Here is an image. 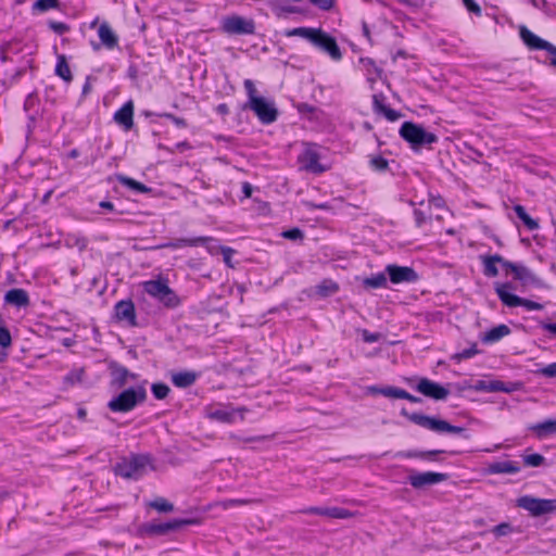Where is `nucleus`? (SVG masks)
<instances>
[{"instance_id":"obj_51","label":"nucleus","mask_w":556,"mask_h":556,"mask_svg":"<svg viewBox=\"0 0 556 556\" xmlns=\"http://www.w3.org/2000/svg\"><path fill=\"white\" fill-rule=\"evenodd\" d=\"M538 374L545 376V377H556V363L549 364L540 370L536 371Z\"/></svg>"},{"instance_id":"obj_29","label":"nucleus","mask_w":556,"mask_h":556,"mask_svg":"<svg viewBox=\"0 0 556 556\" xmlns=\"http://www.w3.org/2000/svg\"><path fill=\"white\" fill-rule=\"evenodd\" d=\"M488 471L490 473H516L519 471V467L513 462H498L491 464Z\"/></svg>"},{"instance_id":"obj_35","label":"nucleus","mask_w":556,"mask_h":556,"mask_svg":"<svg viewBox=\"0 0 556 556\" xmlns=\"http://www.w3.org/2000/svg\"><path fill=\"white\" fill-rule=\"evenodd\" d=\"M514 211L530 230H535L539 228V223L528 215L523 206L516 205Z\"/></svg>"},{"instance_id":"obj_45","label":"nucleus","mask_w":556,"mask_h":556,"mask_svg":"<svg viewBox=\"0 0 556 556\" xmlns=\"http://www.w3.org/2000/svg\"><path fill=\"white\" fill-rule=\"evenodd\" d=\"M11 334L9 330L2 325V320L0 319V345L5 349L11 345Z\"/></svg>"},{"instance_id":"obj_21","label":"nucleus","mask_w":556,"mask_h":556,"mask_svg":"<svg viewBox=\"0 0 556 556\" xmlns=\"http://www.w3.org/2000/svg\"><path fill=\"white\" fill-rule=\"evenodd\" d=\"M134 104L131 101H128L119 109L115 115L114 119L117 124L122 125L126 130H129L134 125Z\"/></svg>"},{"instance_id":"obj_22","label":"nucleus","mask_w":556,"mask_h":556,"mask_svg":"<svg viewBox=\"0 0 556 556\" xmlns=\"http://www.w3.org/2000/svg\"><path fill=\"white\" fill-rule=\"evenodd\" d=\"M112 375V384L116 388H122L126 384L128 378L135 379L136 376L129 372L125 367L117 364L110 366Z\"/></svg>"},{"instance_id":"obj_5","label":"nucleus","mask_w":556,"mask_h":556,"mask_svg":"<svg viewBox=\"0 0 556 556\" xmlns=\"http://www.w3.org/2000/svg\"><path fill=\"white\" fill-rule=\"evenodd\" d=\"M143 288L147 293L167 307H176L180 302L175 292L162 280L146 281Z\"/></svg>"},{"instance_id":"obj_41","label":"nucleus","mask_w":556,"mask_h":556,"mask_svg":"<svg viewBox=\"0 0 556 556\" xmlns=\"http://www.w3.org/2000/svg\"><path fill=\"white\" fill-rule=\"evenodd\" d=\"M254 503L253 500L248 498H233V500H227L219 503V506L224 509H229L236 506H245Z\"/></svg>"},{"instance_id":"obj_47","label":"nucleus","mask_w":556,"mask_h":556,"mask_svg":"<svg viewBox=\"0 0 556 556\" xmlns=\"http://www.w3.org/2000/svg\"><path fill=\"white\" fill-rule=\"evenodd\" d=\"M58 5V0H37L34 4L35 9L46 11Z\"/></svg>"},{"instance_id":"obj_4","label":"nucleus","mask_w":556,"mask_h":556,"mask_svg":"<svg viewBox=\"0 0 556 556\" xmlns=\"http://www.w3.org/2000/svg\"><path fill=\"white\" fill-rule=\"evenodd\" d=\"M403 415L407 416L410 421L414 424L429 429L434 432H450V433H462L464 428L452 426L447 421L439 418H434L431 416L422 415V414H407L405 410L402 412Z\"/></svg>"},{"instance_id":"obj_60","label":"nucleus","mask_w":556,"mask_h":556,"mask_svg":"<svg viewBox=\"0 0 556 556\" xmlns=\"http://www.w3.org/2000/svg\"><path fill=\"white\" fill-rule=\"evenodd\" d=\"M307 33V28L306 27H299V28H293L291 30H288L287 31V36L291 37V36H299V37H304V34Z\"/></svg>"},{"instance_id":"obj_50","label":"nucleus","mask_w":556,"mask_h":556,"mask_svg":"<svg viewBox=\"0 0 556 556\" xmlns=\"http://www.w3.org/2000/svg\"><path fill=\"white\" fill-rule=\"evenodd\" d=\"M321 29L317 28H307V33L304 34L305 39L309 40L312 43L316 45L317 40L320 39Z\"/></svg>"},{"instance_id":"obj_58","label":"nucleus","mask_w":556,"mask_h":556,"mask_svg":"<svg viewBox=\"0 0 556 556\" xmlns=\"http://www.w3.org/2000/svg\"><path fill=\"white\" fill-rule=\"evenodd\" d=\"M441 453H443V451H440V450L426 451V452L418 453V457L424 458V459H433V456L441 454Z\"/></svg>"},{"instance_id":"obj_30","label":"nucleus","mask_w":556,"mask_h":556,"mask_svg":"<svg viewBox=\"0 0 556 556\" xmlns=\"http://www.w3.org/2000/svg\"><path fill=\"white\" fill-rule=\"evenodd\" d=\"M448 214L447 208L444 207L443 200L441 198H433L430 200V214L429 217L437 219H443Z\"/></svg>"},{"instance_id":"obj_59","label":"nucleus","mask_w":556,"mask_h":556,"mask_svg":"<svg viewBox=\"0 0 556 556\" xmlns=\"http://www.w3.org/2000/svg\"><path fill=\"white\" fill-rule=\"evenodd\" d=\"M374 106L377 112L384 113L387 106L382 103L379 96H374Z\"/></svg>"},{"instance_id":"obj_2","label":"nucleus","mask_w":556,"mask_h":556,"mask_svg":"<svg viewBox=\"0 0 556 556\" xmlns=\"http://www.w3.org/2000/svg\"><path fill=\"white\" fill-rule=\"evenodd\" d=\"M155 468L148 455H135L124 459L115 467V473L125 479H138Z\"/></svg>"},{"instance_id":"obj_20","label":"nucleus","mask_w":556,"mask_h":556,"mask_svg":"<svg viewBox=\"0 0 556 556\" xmlns=\"http://www.w3.org/2000/svg\"><path fill=\"white\" fill-rule=\"evenodd\" d=\"M510 289L511 287L509 283H496L495 286L496 294L505 305L509 307L519 306L521 303V298L513 294Z\"/></svg>"},{"instance_id":"obj_55","label":"nucleus","mask_w":556,"mask_h":556,"mask_svg":"<svg viewBox=\"0 0 556 556\" xmlns=\"http://www.w3.org/2000/svg\"><path fill=\"white\" fill-rule=\"evenodd\" d=\"M521 306H525L526 308L530 309V311H533V309H542L543 308V305L538 303V302H533L531 300H527V299H522L521 298V303H520Z\"/></svg>"},{"instance_id":"obj_57","label":"nucleus","mask_w":556,"mask_h":556,"mask_svg":"<svg viewBox=\"0 0 556 556\" xmlns=\"http://www.w3.org/2000/svg\"><path fill=\"white\" fill-rule=\"evenodd\" d=\"M50 27L58 34H63L68 30L67 25L60 22H51Z\"/></svg>"},{"instance_id":"obj_31","label":"nucleus","mask_w":556,"mask_h":556,"mask_svg":"<svg viewBox=\"0 0 556 556\" xmlns=\"http://www.w3.org/2000/svg\"><path fill=\"white\" fill-rule=\"evenodd\" d=\"M539 438L556 433V420H546L530 428Z\"/></svg>"},{"instance_id":"obj_18","label":"nucleus","mask_w":556,"mask_h":556,"mask_svg":"<svg viewBox=\"0 0 556 556\" xmlns=\"http://www.w3.org/2000/svg\"><path fill=\"white\" fill-rule=\"evenodd\" d=\"M315 46L327 52L333 60L342 58L336 39L324 31H321L320 39L317 40Z\"/></svg>"},{"instance_id":"obj_26","label":"nucleus","mask_w":556,"mask_h":556,"mask_svg":"<svg viewBox=\"0 0 556 556\" xmlns=\"http://www.w3.org/2000/svg\"><path fill=\"white\" fill-rule=\"evenodd\" d=\"M482 263L484 265V274L489 277H495L498 274L496 264L500 263L504 266V263H508L500 255L482 256Z\"/></svg>"},{"instance_id":"obj_37","label":"nucleus","mask_w":556,"mask_h":556,"mask_svg":"<svg viewBox=\"0 0 556 556\" xmlns=\"http://www.w3.org/2000/svg\"><path fill=\"white\" fill-rule=\"evenodd\" d=\"M117 180L123 184L124 186H127L134 190H137L139 192H142V193H147V192H150V188H148L146 185L132 179V178H129V177H126V176H123V175H118L117 176Z\"/></svg>"},{"instance_id":"obj_43","label":"nucleus","mask_w":556,"mask_h":556,"mask_svg":"<svg viewBox=\"0 0 556 556\" xmlns=\"http://www.w3.org/2000/svg\"><path fill=\"white\" fill-rule=\"evenodd\" d=\"M218 250L223 254V258H224L225 264L228 267L233 268L235 265L232 263V256L236 254V251L233 249L229 248V247H219Z\"/></svg>"},{"instance_id":"obj_10","label":"nucleus","mask_w":556,"mask_h":556,"mask_svg":"<svg viewBox=\"0 0 556 556\" xmlns=\"http://www.w3.org/2000/svg\"><path fill=\"white\" fill-rule=\"evenodd\" d=\"M521 388L520 382H508L505 383L501 380H478L471 389L475 391L485 392H505L511 393Z\"/></svg>"},{"instance_id":"obj_6","label":"nucleus","mask_w":556,"mask_h":556,"mask_svg":"<svg viewBox=\"0 0 556 556\" xmlns=\"http://www.w3.org/2000/svg\"><path fill=\"white\" fill-rule=\"evenodd\" d=\"M400 134L414 147L431 144L438 140L434 134L426 131L421 126L412 122H405L400 129Z\"/></svg>"},{"instance_id":"obj_11","label":"nucleus","mask_w":556,"mask_h":556,"mask_svg":"<svg viewBox=\"0 0 556 556\" xmlns=\"http://www.w3.org/2000/svg\"><path fill=\"white\" fill-rule=\"evenodd\" d=\"M254 23L241 16H230L224 20L223 29L228 34H253Z\"/></svg>"},{"instance_id":"obj_24","label":"nucleus","mask_w":556,"mask_h":556,"mask_svg":"<svg viewBox=\"0 0 556 556\" xmlns=\"http://www.w3.org/2000/svg\"><path fill=\"white\" fill-rule=\"evenodd\" d=\"M5 302L22 307L27 306L29 304V298L25 290L23 289H12L5 293L4 296Z\"/></svg>"},{"instance_id":"obj_34","label":"nucleus","mask_w":556,"mask_h":556,"mask_svg":"<svg viewBox=\"0 0 556 556\" xmlns=\"http://www.w3.org/2000/svg\"><path fill=\"white\" fill-rule=\"evenodd\" d=\"M148 506L157 510L159 513H172L174 505L164 497H156L148 503Z\"/></svg>"},{"instance_id":"obj_36","label":"nucleus","mask_w":556,"mask_h":556,"mask_svg":"<svg viewBox=\"0 0 556 556\" xmlns=\"http://www.w3.org/2000/svg\"><path fill=\"white\" fill-rule=\"evenodd\" d=\"M117 180L123 184L124 186H127L134 190H137L139 192H142V193H147V192H150V188H148L146 185L132 179V178H129V177H126V176H123V175H118L117 176Z\"/></svg>"},{"instance_id":"obj_25","label":"nucleus","mask_w":556,"mask_h":556,"mask_svg":"<svg viewBox=\"0 0 556 556\" xmlns=\"http://www.w3.org/2000/svg\"><path fill=\"white\" fill-rule=\"evenodd\" d=\"M210 241H212V238H210V237H198V238H193V239L180 238V239H176L174 241H170L168 243L162 244L159 248L178 249V248L187 247V245L188 247H195V245L203 244V243H206V242H210Z\"/></svg>"},{"instance_id":"obj_44","label":"nucleus","mask_w":556,"mask_h":556,"mask_svg":"<svg viewBox=\"0 0 556 556\" xmlns=\"http://www.w3.org/2000/svg\"><path fill=\"white\" fill-rule=\"evenodd\" d=\"M152 392L159 400H163L168 395L169 388L164 383H154L152 386Z\"/></svg>"},{"instance_id":"obj_46","label":"nucleus","mask_w":556,"mask_h":556,"mask_svg":"<svg viewBox=\"0 0 556 556\" xmlns=\"http://www.w3.org/2000/svg\"><path fill=\"white\" fill-rule=\"evenodd\" d=\"M525 464L531 467H539L543 464L544 457L540 454H531L525 457Z\"/></svg>"},{"instance_id":"obj_40","label":"nucleus","mask_w":556,"mask_h":556,"mask_svg":"<svg viewBox=\"0 0 556 556\" xmlns=\"http://www.w3.org/2000/svg\"><path fill=\"white\" fill-rule=\"evenodd\" d=\"M515 531L514 527L509 522H503L497 526H495L491 532L494 534L496 539H500L502 536H507L511 534Z\"/></svg>"},{"instance_id":"obj_14","label":"nucleus","mask_w":556,"mask_h":556,"mask_svg":"<svg viewBox=\"0 0 556 556\" xmlns=\"http://www.w3.org/2000/svg\"><path fill=\"white\" fill-rule=\"evenodd\" d=\"M386 271L393 283L414 282L418 279L417 273L408 266L388 265Z\"/></svg>"},{"instance_id":"obj_33","label":"nucleus","mask_w":556,"mask_h":556,"mask_svg":"<svg viewBox=\"0 0 556 556\" xmlns=\"http://www.w3.org/2000/svg\"><path fill=\"white\" fill-rule=\"evenodd\" d=\"M55 73L58 76L63 78L65 81L72 80V72L67 64L65 55H59L58 56V64L55 67Z\"/></svg>"},{"instance_id":"obj_39","label":"nucleus","mask_w":556,"mask_h":556,"mask_svg":"<svg viewBox=\"0 0 556 556\" xmlns=\"http://www.w3.org/2000/svg\"><path fill=\"white\" fill-rule=\"evenodd\" d=\"M338 285L331 280H325L317 287V293L320 296H329L337 292Z\"/></svg>"},{"instance_id":"obj_27","label":"nucleus","mask_w":556,"mask_h":556,"mask_svg":"<svg viewBox=\"0 0 556 556\" xmlns=\"http://www.w3.org/2000/svg\"><path fill=\"white\" fill-rule=\"evenodd\" d=\"M510 333V329L506 325H498L492 328L490 331L484 333L482 341L485 343H493L502 338L508 336Z\"/></svg>"},{"instance_id":"obj_16","label":"nucleus","mask_w":556,"mask_h":556,"mask_svg":"<svg viewBox=\"0 0 556 556\" xmlns=\"http://www.w3.org/2000/svg\"><path fill=\"white\" fill-rule=\"evenodd\" d=\"M236 415H239L243 419L244 408L227 409V408H210L206 412V416L210 419L217 420L219 422L230 424L235 420Z\"/></svg>"},{"instance_id":"obj_3","label":"nucleus","mask_w":556,"mask_h":556,"mask_svg":"<svg viewBox=\"0 0 556 556\" xmlns=\"http://www.w3.org/2000/svg\"><path fill=\"white\" fill-rule=\"evenodd\" d=\"M147 392L143 387L130 388L123 391L119 395L112 399L108 406L112 412H129L137 404L146 400Z\"/></svg>"},{"instance_id":"obj_1","label":"nucleus","mask_w":556,"mask_h":556,"mask_svg":"<svg viewBox=\"0 0 556 556\" xmlns=\"http://www.w3.org/2000/svg\"><path fill=\"white\" fill-rule=\"evenodd\" d=\"M244 88L249 97L245 108L252 110L264 124L275 122L278 112L274 103L257 94L256 87L252 80L247 79L244 81Z\"/></svg>"},{"instance_id":"obj_8","label":"nucleus","mask_w":556,"mask_h":556,"mask_svg":"<svg viewBox=\"0 0 556 556\" xmlns=\"http://www.w3.org/2000/svg\"><path fill=\"white\" fill-rule=\"evenodd\" d=\"M319 160L320 154L316 146L312 143H305L302 153L298 156L301 169L313 174H321L327 170V168L320 164Z\"/></svg>"},{"instance_id":"obj_48","label":"nucleus","mask_w":556,"mask_h":556,"mask_svg":"<svg viewBox=\"0 0 556 556\" xmlns=\"http://www.w3.org/2000/svg\"><path fill=\"white\" fill-rule=\"evenodd\" d=\"M478 353V350L476 348V344H473L470 349H466L462 351L460 353H457L453 356L456 361H462L464 358H469Z\"/></svg>"},{"instance_id":"obj_28","label":"nucleus","mask_w":556,"mask_h":556,"mask_svg":"<svg viewBox=\"0 0 556 556\" xmlns=\"http://www.w3.org/2000/svg\"><path fill=\"white\" fill-rule=\"evenodd\" d=\"M313 511L320 514V515L331 517V518H336V519H349V518H353L356 516V513L344 509V508H339V507L328 508L325 510L315 508V509H313Z\"/></svg>"},{"instance_id":"obj_12","label":"nucleus","mask_w":556,"mask_h":556,"mask_svg":"<svg viewBox=\"0 0 556 556\" xmlns=\"http://www.w3.org/2000/svg\"><path fill=\"white\" fill-rule=\"evenodd\" d=\"M504 268L514 275V278L519 280L523 286L535 285L542 286L541 280L526 266L504 263Z\"/></svg>"},{"instance_id":"obj_13","label":"nucleus","mask_w":556,"mask_h":556,"mask_svg":"<svg viewBox=\"0 0 556 556\" xmlns=\"http://www.w3.org/2000/svg\"><path fill=\"white\" fill-rule=\"evenodd\" d=\"M417 391L424 394L425 396L434 399V400H444L450 394L448 389L443 386L433 382L427 378H422L419 380L417 387Z\"/></svg>"},{"instance_id":"obj_52","label":"nucleus","mask_w":556,"mask_h":556,"mask_svg":"<svg viewBox=\"0 0 556 556\" xmlns=\"http://www.w3.org/2000/svg\"><path fill=\"white\" fill-rule=\"evenodd\" d=\"M282 237L290 240H298L303 238V233L299 228H293L282 232Z\"/></svg>"},{"instance_id":"obj_61","label":"nucleus","mask_w":556,"mask_h":556,"mask_svg":"<svg viewBox=\"0 0 556 556\" xmlns=\"http://www.w3.org/2000/svg\"><path fill=\"white\" fill-rule=\"evenodd\" d=\"M383 114L390 121H396L400 117V114L396 111L389 108H387Z\"/></svg>"},{"instance_id":"obj_9","label":"nucleus","mask_w":556,"mask_h":556,"mask_svg":"<svg viewBox=\"0 0 556 556\" xmlns=\"http://www.w3.org/2000/svg\"><path fill=\"white\" fill-rule=\"evenodd\" d=\"M201 520L192 519H175L165 523H148L143 526V531L150 535H164L170 531H177L184 526L200 525Z\"/></svg>"},{"instance_id":"obj_56","label":"nucleus","mask_w":556,"mask_h":556,"mask_svg":"<svg viewBox=\"0 0 556 556\" xmlns=\"http://www.w3.org/2000/svg\"><path fill=\"white\" fill-rule=\"evenodd\" d=\"M465 7L467 8L468 11L472 12V13H476V14H480L481 13V9L480 7L475 2V0H463Z\"/></svg>"},{"instance_id":"obj_23","label":"nucleus","mask_w":556,"mask_h":556,"mask_svg":"<svg viewBox=\"0 0 556 556\" xmlns=\"http://www.w3.org/2000/svg\"><path fill=\"white\" fill-rule=\"evenodd\" d=\"M98 35H99L101 42L108 49H113L117 46L118 38L106 22H104L100 25V27L98 29Z\"/></svg>"},{"instance_id":"obj_42","label":"nucleus","mask_w":556,"mask_h":556,"mask_svg":"<svg viewBox=\"0 0 556 556\" xmlns=\"http://www.w3.org/2000/svg\"><path fill=\"white\" fill-rule=\"evenodd\" d=\"M380 393L383 394L384 396L393 397V399L407 397V392L405 390L397 389V388L381 389Z\"/></svg>"},{"instance_id":"obj_32","label":"nucleus","mask_w":556,"mask_h":556,"mask_svg":"<svg viewBox=\"0 0 556 556\" xmlns=\"http://www.w3.org/2000/svg\"><path fill=\"white\" fill-rule=\"evenodd\" d=\"M172 381L176 387L187 388L195 381V375L189 371L176 372L173 374Z\"/></svg>"},{"instance_id":"obj_38","label":"nucleus","mask_w":556,"mask_h":556,"mask_svg":"<svg viewBox=\"0 0 556 556\" xmlns=\"http://www.w3.org/2000/svg\"><path fill=\"white\" fill-rule=\"evenodd\" d=\"M365 288H382L387 286V277L384 274H377L372 277H367L363 280Z\"/></svg>"},{"instance_id":"obj_64","label":"nucleus","mask_w":556,"mask_h":556,"mask_svg":"<svg viewBox=\"0 0 556 556\" xmlns=\"http://www.w3.org/2000/svg\"><path fill=\"white\" fill-rule=\"evenodd\" d=\"M541 325L545 330L556 336V324L542 323Z\"/></svg>"},{"instance_id":"obj_19","label":"nucleus","mask_w":556,"mask_h":556,"mask_svg":"<svg viewBox=\"0 0 556 556\" xmlns=\"http://www.w3.org/2000/svg\"><path fill=\"white\" fill-rule=\"evenodd\" d=\"M115 316L118 320L129 323V325H136L135 306L130 301H121L115 306Z\"/></svg>"},{"instance_id":"obj_62","label":"nucleus","mask_w":556,"mask_h":556,"mask_svg":"<svg viewBox=\"0 0 556 556\" xmlns=\"http://www.w3.org/2000/svg\"><path fill=\"white\" fill-rule=\"evenodd\" d=\"M545 50L552 55L551 65L555 66V63H556V47L553 46L552 43H549L548 47Z\"/></svg>"},{"instance_id":"obj_7","label":"nucleus","mask_w":556,"mask_h":556,"mask_svg":"<svg viewBox=\"0 0 556 556\" xmlns=\"http://www.w3.org/2000/svg\"><path fill=\"white\" fill-rule=\"evenodd\" d=\"M517 505L530 513L533 517H540L556 510V498L545 500L532 496H522L518 498Z\"/></svg>"},{"instance_id":"obj_54","label":"nucleus","mask_w":556,"mask_h":556,"mask_svg":"<svg viewBox=\"0 0 556 556\" xmlns=\"http://www.w3.org/2000/svg\"><path fill=\"white\" fill-rule=\"evenodd\" d=\"M362 337L365 342L371 343L380 340L381 334L380 333H370L368 330L363 329L361 330Z\"/></svg>"},{"instance_id":"obj_49","label":"nucleus","mask_w":556,"mask_h":556,"mask_svg":"<svg viewBox=\"0 0 556 556\" xmlns=\"http://www.w3.org/2000/svg\"><path fill=\"white\" fill-rule=\"evenodd\" d=\"M370 164L377 170H386L388 168V161L382 156L372 157Z\"/></svg>"},{"instance_id":"obj_17","label":"nucleus","mask_w":556,"mask_h":556,"mask_svg":"<svg viewBox=\"0 0 556 556\" xmlns=\"http://www.w3.org/2000/svg\"><path fill=\"white\" fill-rule=\"evenodd\" d=\"M519 35L525 45L531 50H545L549 42L533 34L526 26L519 27Z\"/></svg>"},{"instance_id":"obj_53","label":"nucleus","mask_w":556,"mask_h":556,"mask_svg":"<svg viewBox=\"0 0 556 556\" xmlns=\"http://www.w3.org/2000/svg\"><path fill=\"white\" fill-rule=\"evenodd\" d=\"M83 374H84L83 369H76L73 372H71L68 376H66L65 380H66V382L72 383V384L76 383V382H80L83 379Z\"/></svg>"},{"instance_id":"obj_63","label":"nucleus","mask_w":556,"mask_h":556,"mask_svg":"<svg viewBox=\"0 0 556 556\" xmlns=\"http://www.w3.org/2000/svg\"><path fill=\"white\" fill-rule=\"evenodd\" d=\"M165 117L172 119L178 127H185L186 126V122L182 118L176 117V116H174L172 114H165Z\"/></svg>"},{"instance_id":"obj_15","label":"nucleus","mask_w":556,"mask_h":556,"mask_svg":"<svg viewBox=\"0 0 556 556\" xmlns=\"http://www.w3.org/2000/svg\"><path fill=\"white\" fill-rule=\"evenodd\" d=\"M447 479L445 473L439 472H414L409 476V482L412 486L421 489L426 485L443 482Z\"/></svg>"}]
</instances>
